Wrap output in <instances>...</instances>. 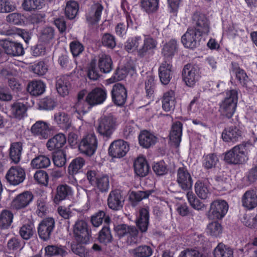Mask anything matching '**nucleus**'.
<instances>
[{
    "instance_id": "nucleus-27",
    "label": "nucleus",
    "mask_w": 257,
    "mask_h": 257,
    "mask_svg": "<svg viewBox=\"0 0 257 257\" xmlns=\"http://www.w3.org/2000/svg\"><path fill=\"white\" fill-rule=\"evenodd\" d=\"M241 137V131L236 126L225 128L222 133V138L224 142L234 143Z\"/></svg>"
},
{
    "instance_id": "nucleus-2",
    "label": "nucleus",
    "mask_w": 257,
    "mask_h": 257,
    "mask_svg": "<svg viewBox=\"0 0 257 257\" xmlns=\"http://www.w3.org/2000/svg\"><path fill=\"white\" fill-rule=\"evenodd\" d=\"M238 101L237 91L231 89L226 92V96L219 104V112L220 115L227 118H230L234 114Z\"/></svg>"
},
{
    "instance_id": "nucleus-51",
    "label": "nucleus",
    "mask_w": 257,
    "mask_h": 257,
    "mask_svg": "<svg viewBox=\"0 0 257 257\" xmlns=\"http://www.w3.org/2000/svg\"><path fill=\"white\" fill-rule=\"evenodd\" d=\"M112 235L110 229L108 226H104L99 232L98 240L105 245L111 242L112 240Z\"/></svg>"
},
{
    "instance_id": "nucleus-39",
    "label": "nucleus",
    "mask_w": 257,
    "mask_h": 257,
    "mask_svg": "<svg viewBox=\"0 0 257 257\" xmlns=\"http://www.w3.org/2000/svg\"><path fill=\"white\" fill-rule=\"evenodd\" d=\"M218 162V158L214 153L205 154L202 157V166L205 170H208L215 168Z\"/></svg>"
},
{
    "instance_id": "nucleus-55",
    "label": "nucleus",
    "mask_w": 257,
    "mask_h": 257,
    "mask_svg": "<svg viewBox=\"0 0 257 257\" xmlns=\"http://www.w3.org/2000/svg\"><path fill=\"white\" fill-rule=\"evenodd\" d=\"M25 243L20 239L16 237H13L10 239L7 243L8 249L10 252L20 250L24 247Z\"/></svg>"
},
{
    "instance_id": "nucleus-7",
    "label": "nucleus",
    "mask_w": 257,
    "mask_h": 257,
    "mask_svg": "<svg viewBox=\"0 0 257 257\" xmlns=\"http://www.w3.org/2000/svg\"><path fill=\"white\" fill-rule=\"evenodd\" d=\"M228 209V205L225 200H214L210 204L208 217L213 220L222 219L226 214Z\"/></svg>"
},
{
    "instance_id": "nucleus-59",
    "label": "nucleus",
    "mask_w": 257,
    "mask_h": 257,
    "mask_svg": "<svg viewBox=\"0 0 257 257\" xmlns=\"http://www.w3.org/2000/svg\"><path fill=\"white\" fill-rule=\"evenodd\" d=\"M43 0H24L23 7L24 10L30 11L42 7Z\"/></svg>"
},
{
    "instance_id": "nucleus-30",
    "label": "nucleus",
    "mask_w": 257,
    "mask_h": 257,
    "mask_svg": "<svg viewBox=\"0 0 257 257\" xmlns=\"http://www.w3.org/2000/svg\"><path fill=\"white\" fill-rule=\"evenodd\" d=\"M98 66L100 71L104 73H108L112 69L113 62L110 56L101 53L98 55Z\"/></svg>"
},
{
    "instance_id": "nucleus-34",
    "label": "nucleus",
    "mask_w": 257,
    "mask_h": 257,
    "mask_svg": "<svg viewBox=\"0 0 257 257\" xmlns=\"http://www.w3.org/2000/svg\"><path fill=\"white\" fill-rule=\"evenodd\" d=\"M182 134V124L180 121L174 123L172 126L170 133V139L172 143L176 146L179 145L181 141Z\"/></svg>"
},
{
    "instance_id": "nucleus-46",
    "label": "nucleus",
    "mask_w": 257,
    "mask_h": 257,
    "mask_svg": "<svg viewBox=\"0 0 257 257\" xmlns=\"http://www.w3.org/2000/svg\"><path fill=\"white\" fill-rule=\"evenodd\" d=\"M56 87L58 93L64 96L69 93L70 84L66 78L60 77L56 81Z\"/></svg>"
},
{
    "instance_id": "nucleus-33",
    "label": "nucleus",
    "mask_w": 257,
    "mask_h": 257,
    "mask_svg": "<svg viewBox=\"0 0 257 257\" xmlns=\"http://www.w3.org/2000/svg\"><path fill=\"white\" fill-rule=\"evenodd\" d=\"M23 151V144L21 142L11 144L9 149V156L15 164L18 163L21 159Z\"/></svg>"
},
{
    "instance_id": "nucleus-52",
    "label": "nucleus",
    "mask_w": 257,
    "mask_h": 257,
    "mask_svg": "<svg viewBox=\"0 0 257 257\" xmlns=\"http://www.w3.org/2000/svg\"><path fill=\"white\" fill-rule=\"evenodd\" d=\"M35 231L34 225L32 223H27L20 227L19 234L23 239L28 240L32 237Z\"/></svg>"
},
{
    "instance_id": "nucleus-54",
    "label": "nucleus",
    "mask_w": 257,
    "mask_h": 257,
    "mask_svg": "<svg viewBox=\"0 0 257 257\" xmlns=\"http://www.w3.org/2000/svg\"><path fill=\"white\" fill-rule=\"evenodd\" d=\"M95 183L100 191L102 192L107 191L109 187V177L106 175L97 176Z\"/></svg>"
},
{
    "instance_id": "nucleus-10",
    "label": "nucleus",
    "mask_w": 257,
    "mask_h": 257,
    "mask_svg": "<svg viewBox=\"0 0 257 257\" xmlns=\"http://www.w3.org/2000/svg\"><path fill=\"white\" fill-rule=\"evenodd\" d=\"M176 181L179 186L184 190H189L192 188L193 180L186 167H180L178 169Z\"/></svg>"
},
{
    "instance_id": "nucleus-25",
    "label": "nucleus",
    "mask_w": 257,
    "mask_h": 257,
    "mask_svg": "<svg viewBox=\"0 0 257 257\" xmlns=\"http://www.w3.org/2000/svg\"><path fill=\"white\" fill-rule=\"evenodd\" d=\"M103 9V6L99 3L92 5L86 13L87 22L90 24H94L98 22L100 20Z\"/></svg>"
},
{
    "instance_id": "nucleus-48",
    "label": "nucleus",
    "mask_w": 257,
    "mask_h": 257,
    "mask_svg": "<svg viewBox=\"0 0 257 257\" xmlns=\"http://www.w3.org/2000/svg\"><path fill=\"white\" fill-rule=\"evenodd\" d=\"M103 219L107 224L109 223L110 221V217L105 215V212L99 211L92 216L91 222L94 227H98L102 224Z\"/></svg>"
},
{
    "instance_id": "nucleus-6",
    "label": "nucleus",
    "mask_w": 257,
    "mask_h": 257,
    "mask_svg": "<svg viewBox=\"0 0 257 257\" xmlns=\"http://www.w3.org/2000/svg\"><path fill=\"white\" fill-rule=\"evenodd\" d=\"M97 148V140L96 137L93 133L86 135L82 139L79 145V149L81 153L88 156L93 155Z\"/></svg>"
},
{
    "instance_id": "nucleus-14",
    "label": "nucleus",
    "mask_w": 257,
    "mask_h": 257,
    "mask_svg": "<svg viewBox=\"0 0 257 257\" xmlns=\"http://www.w3.org/2000/svg\"><path fill=\"white\" fill-rule=\"evenodd\" d=\"M73 234L77 242L86 243L88 240L87 223L83 220H78L73 226Z\"/></svg>"
},
{
    "instance_id": "nucleus-18",
    "label": "nucleus",
    "mask_w": 257,
    "mask_h": 257,
    "mask_svg": "<svg viewBox=\"0 0 257 257\" xmlns=\"http://www.w3.org/2000/svg\"><path fill=\"white\" fill-rule=\"evenodd\" d=\"M32 192L25 191L17 195L13 200L11 207L15 209H21L26 207L33 200Z\"/></svg>"
},
{
    "instance_id": "nucleus-32",
    "label": "nucleus",
    "mask_w": 257,
    "mask_h": 257,
    "mask_svg": "<svg viewBox=\"0 0 257 257\" xmlns=\"http://www.w3.org/2000/svg\"><path fill=\"white\" fill-rule=\"evenodd\" d=\"M157 140L156 136L146 130L142 131L139 136L140 145L145 148H148L155 145Z\"/></svg>"
},
{
    "instance_id": "nucleus-56",
    "label": "nucleus",
    "mask_w": 257,
    "mask_h": 257,
    "mask_svg": "<svg viewBox=\"0 0 257 257\" xmlns=\"http://www.w3.org/2000/svg\"><path fill=\"white\" fill-rule=\"evenodd\" d=\"M55 35L54 30L52 27H46L41 32L40 40L44 43H50L53 40Z\"/></svg>"
},
{
    "instance_id": "nucleus-60",
    "label": "nucleus",
    "mask_w": 257,
    "mask_h": 257,
    "mask_svg": "<svg viewBox=\"0 0 257 257\" xmlns=\"http://www.w3.org/2000/svg\"><path fill=\"white\" fill-rule=\"evenodd\" d=\"M155 89L154 77L153 75H148L145 81V90L147 96L149 97L153 96Z\"/></svg>"
},
{
    "instance_id": "nucleus-1",
    "label": "nucleus",
    "mask_w": 257,
    "mask_h": 257,
    "mask_svg": "<svg viewBox=\"0 0 257 257\" xmlns=\"http://www.w3.org/2000/svg\"><path fill=\"white\" fill-rule=\"evenodd\" d=\"M248 144H241L233 147L225 154L224 161L229 164H240L248 159L249 147Z\"/></svg>"
},
{
    "instance_id": "nucleus-12",
    "label": "nucleus",
    "mask_w": 257,
    "mask_h": 257,
    "mask_svg": "<svg viewBox=\"0 0 257 257\" xmlns=\"http://www.w3.org/2000/svg\"><path fill=\"white\" fill-rule=\"evenodd\" d=\"M55 220L53 218L48 217L43 220L38 227L39 237L44 241L50 237L55 227Z\"/></svg>"
},
{
    "instance_id": "nucleus-42",
    "label": "nucleus",
    "mask_w": 257,
    "mask_h": 257,
    "mask_svg": "<svg viewBox=\"0 0 257 257\" xmlns=\"http://www.w3.org/2000/svg\"><path fill=\"white\" fill-rule=\"evenodd\" d=\"M153 251L152 248L147 245H140L130 250L134 257H150Z\"/></svg>"
},
{
    "instance_id": "nucleus-40",
    "label": "nucleus",
    "mask_w": 257,
    "mask_h": 257,
    "mask_svg": "<svg viewBox=\"0 0 257 257\" xmlns=\"http://www.w3.org/2000/svg\"><path fill=\"white\" fill-rule=\"evenodd\" d=\"M230 71L235 74L237 79L243 86L246 87L248 77L245 71L241 69L238 64L235 62L231 63Z\"/></svg>"
},
{
    "instance_id": "nucleus-49",
    "label": "nucleus",
    "mask_w": 257,
    "mask_h": 257,
    "mask_svg": "<svg viewBox=\"0 0 257 257\" xmlns=\"http://www.w3.org/2000/svg\"><path fill=\"white\" fill-rule=\"evenodd\" d=\"M156 46V41L151 37H147L144 41L143 46L138 50V54L141 56H144L148 51L154 49Z\"/></svg>"
},
{
    "instance_id": "nucleus-57",
    "label": "nucleus",
    "mask_w": 257,
    "mask_h": 257,
    "mask_svg": "<svg viewBox=\"0 0 257 257\" xmlns=\"http://www.w3.org/2000/svg\"><path fill=\"white\" fill-rule=\"evenodd\" d=\"M159 0H141V6L148 13L155 12L158 8Z\"/></svg>"
},
{
    "instance_id": "nucleus-53",
    "label": "nucleus",
    "mask_w": 257,
    "mask_h": 257,
    "mask_svg": "<svg viewBox=\"0 0 257 257\" xmlns=\"http://www.w3.org/2000/svg\"><path fill=\"white\" fill-rule=\"evenodd\" d=\"M142 40L140 36L128 38L124 45L125 49L129 53L133 52L138 50Z\"/></svg>"
},
{
    "instance_id": "nucleus-41",
    "label": "nucleus",
    "mask_w": 257,
    "mask_h": 257,
    "mask_svg": "<svg viewBox=\"0 0 257 257\" xmlns=\"http://www.w3.org/2000/svg\"><path fill=\"white\" fill-rule=\"evenodd\" d=\"M213 255L214 257H233V250L227 245L219 243L214 248Z\"/></svg>"
},
{
    "instance_id": "nucleus-38",
    "label": "nucleus",
    "mask_w": 257,
    "mask_h": 257,
    "mask_svg": "<svg viewBox=\"0 0 257 257\" xmlns=\"http://www.w3.org/2000/svg\"><path fill=\"white\" fill-rule=\"evenodd\" d=\"M27 109V106L24 103L16 101L11 105L10 112L14 117L20 119L25 116Z\"/></svg>"
},
{
    "instance_id": "nucleus-58",
    "label": "nucleus",
    "mask_w": 257,
    "mask_h": 257,
    "mask_svg": "<svg viewBox=\"0 0 257 257\" xmlns=\"http://www.w3.org/2000/svg\"><path fill=\"white\" fill-rule=\"evenodd\" d=\"M82 243H73L71 244L72 251L81 257H87L89 255V251L82 244Z\"/></svg>"
},
{
    "instance_id": "nucleus-5",
    "label": "nucleus",
    "mask_w": 257,
    "mask_h": 257,
    "mask_svg": "<svg viewBox=\"0 0 257 257\" xmlns=\"http://www.w3.org/2000/svg\"><path fill=\"white\" fill-rule=\"evenodd\" d=\"M116 119L111 115L105 116L99 120L96 131L100 135L109 137L116 128Z\"/></svg>"
},
{
    "instance_id": "nucleus-19",
    "label": "nucleus",
    "mask_w": 257,
    "mask_h": 257,
    "mask_svg": "<svg viewBox=\"0 0 257 257\" xmlns=\"http://www.w3.org/2000/svg\"><path fill=\"white\" fill-rule=\"evenodd\" d=\"M31 132L40 139H46L50 132L49 124L46 121L38 120L31 126Z\"/></svg>"
},
{
    "instance_id": "nucleus-64",
    "label": "nucleus",
    "mask_w": 257,
    "mask_h": 257,
    "mask_svg": "<svg viewBox=\"0 0 257 257\" xmlns=\"http://www.w3.org/2000/svg\"><path fill=\"white\" fill-rule=\"evenodd\" d=\"M70 49L73 56L77 57L81 54L84 50L83 45L79 41H73L70 44Z\"/></svg>"
},
{
    "instance_id": "nucleus-61",
    "label": "nucleus",
    "mask_w": 257,
    "mask_h": 257,
    "mask_svg": "<svg viewBox=\"0 0 257 257\" xmlns=\"http://www.w3.org/2000/svg\"><path fill=\"white\" fill-rule=\"evenodd\" d=\"M222 231L221 225L217 221L210 223L207 227V232L212 236H217L219 235Z\"/></svg>"
},
{
    "instance_id": "nucleus-29",
    "label": "nucleus",
    "mask_w": 257,
    "mask_h": 257,
    "mask_svg": "<svg viewBox=\"0 0 257 257\" xmlns=\"http://www.w3.org/2000/svg\"><path fill=\"white\" fill-rule=\"evenodd\" d=\"M134 167L135 173L140 177L146 176L149 171V166L143 157H139L135 160Z\"/></svg>"
},
{
    "instance_id": "nucleus-16",
    "label": "nucleus",
    "mask_w": 257,
    "mask_h": 257,
    "mask_svg": "<svg viewBox=\"0 0 257 257\" xmlns=\"http://www.w3.org/2000/svg\"><path fill=\"white\" fill-rule=\"evenodd\" d=\"M107 92L105 89L95 88L92 90L86 96V101L90 105L102 103L106 98Z\"/></svg>"
},
{
    "instance_id": "nucleus-37",
    "label": "nucleus",
    "mask_w": 257,
    "mask_h": 257,
    "mask_svg": "<svg viewBox=\"0 0 257 257\" xmlns=\"http://www.w3.org/2000/svg\"><path fill=\"white\" fill-rule=\"evenodd\" d=\"M45 254L49 256H64L67 254V248L61 245H49L45 248Z\"/></svg>"
},
{
    "instance_id": "nucleus-28",
    "label": "nucleus",
    "mask_w": 257,
    "mask_h": 257,
    "mask_svg": "<svg viewBox=\"0 0 257 257\" xmlns=\"http://www.w3.org/2000/svg\"><path fill=\"white\" fill-rule=\"evenodd\" d=\"M66 143L65 136L62 133H59L50 139L46 144V146L49 151L59 150L63 147Z\"/></svg>"
},
{
    "instance_id": "nucleus-3",
    "label": "nucleus",
    "mask_w": 257,
    "mask_h": 257,
    "mask_svg": "<svg viewBox=\"0 0 257 257\" xmlns=\"http://www.w3.org/2000/svg\"><path fill=\"white\" fill-rule=\"evenodd\" d=\"M114 230L119 238L125 237L126 241L130 245L136 244L140 240L139 231L134 226H129L125 224H118L114 227Z\"/></svg>"
},
{
    "instance_id": "nucleus-20",
    "label": "nucleus",
    "mask_w": 257,
    "mask_h": 257,
    "mask_svg": "<svg viewBox=\"0 0 257 257\" xmlns=\"http://www.w3.org/2000/svg\"><path fill=\"white\" fill-rule=\"evenodd\" d=\"M2 46L5 52L8 55L18 56L22 55L24 53L22 45L19 43L5 40L2 43Z\"/></svg>"
},
{
    "instance_id": "nucleus-9",
    "label": "nucleus",
    "mask_w": 257,
    "mask_h": 257,
    "mask_svg": "<svg viewBox=\"0 0 257 257\" xmlns=\"http://www.w3.org/2000/svg\"><path fill=\"white\" fill-rule=\"evenodd\" d=\"M192 23L193 29L202 35L208 34L209 32V22L204 14L195 13L192 17Z\"/></svg>"
},
{
    "instance_id": "nucleus-36",
    "label": "nucleus",
    "mask_w": 257,
    "mask_h": 257,
    "mask_svg": "<svg viewBox=\"0 0 257 257\" xmlns=\"http://www.w3.org/2000/svg\"><path fill=\"white\" fill-rule=\"evenodd\" d=\"M45 84L41 80H32L27 86L28 91L32 95L39 96L45 91Z\"/></svg>"
},
{
    "instance_id": "nucleus-13",
    "label": "nucleus",
    "mask_w": 257,
    "mask_h": 257,
    "mask_svg": "<svg viewBox=\"0 0 257 257\" xmlns=\"http://www.w3.org/2000/svg\"><path fill=\"white\" fill-rule=\"evenodd\" d=\"M112 100L118 106L123 105L127 98V91L124 85L117 83L114 84L111 91Z\"/></svg>"
},
{
    "instance_id": "nucleus-17",
    "label": "nucleus",
    "mask_w": 257,
    "mask_h": 257,
    "mask_svg": "<svg viewBox=\"0 0 257 257\" xmlns=\"http://www.w3.org/2000/svg\"><path fill=\"white\" fill-rule=\"evenodd\" d=\"M124 198L119 190L111 191L107 198V205L109 208L119 210L122 208Z\"/></svg>"
},
{
    "instance_id": "nucleus-35",
    "label": "nucleus",
    "mask_w": 257,
    "mask_h": 257,
    "mask_svg": "<svg viewBox=\"0 0 257 257\" xmlns=\"http://www.w3.org/2000/svg\"><path fill=\"white\" fill-rule=\"evenodd\" d=\"M54 120L61 128L67 130L71 126V120L69 115L65 112L59 111L54 115Z\"/></svg>"
},
{
    "instance_id": "nucleus-43",
    "label": "nucleus",
    "mask_w": 257,
    "mask_h": 257,
    "mask_svg": "<svg viewBox=\"0 0 257 257\" xmlns=\"http://www.w3.org/2000/svg\"><path fill=\"white\" fill-rule=\"evenodd\" d=\"M51 164L49 158L45 155H39L34 158L31 162V165L34 169L46 168Z\"/></svg>"
},
{
    "instance_id": "nucleus-63",
    "label": "nucleus",
    "mask_w": 257,
    "mask_h": 257,
    "mask_svg": "<svg viewBox=\"0 0 257 257\" xmlns=\"http://www.w3.org/2000/svg\"><path fill=\"white\" fill-rule=\"evenodd\" d=\"M152 192H153V190L132 192L130 195V198L132 200L137 202H140L144 199L148 198V197L152 194Z\"/></svg>"
},
{
    "instance_id": "nucleus-45",
    "label": "nucleus",
    "mask_w": 257,
    "mask_h": 257,
    "mask_svg": "<svg viewBox=\"0 0 257 257\" xmlns=\"http://www.w3.org/2000/svg\"><path fill=\"white\" fill-rule=\"evenodd\" d=\"M195 189L198 196L202 199L208 198L210 193L207 183L200 181L195 183Z\"/></svg>"
},
{
    "instance_id": "nucleus-24",
    "label": "nucleus",
    "mask_w": 257,
    "mask_h": 257,
    "mask_svg": "<svg viewBox=\"0 0 257 257\" xmlns=\"http://www.w3.org/2000/svg\"><path fill=\"white\" fill-rule=\"evenodd\" d=\"M172 65L171 62L163 61L159 69V76L161 83L164 85L168 84L172 76Z\"/></svg>"
},
{
    "instance_id": "nucleus-8",
    "label": "nucleus",
    "mask_w": 257,
    "mask_h": 257,
    "mask_svg": "<svg viewBox=\"0 0 257 257\" xmlns=\"http://www.w3.org/2000/svg\"><path fill=\"white\" fill-rule=\"evenodd\" d=\"M202 35L193 28H188L182 36L181 41L186 48L193 49L199 45V41Z\"/></svg>"
},
{
    "instance_id": "nucleus-15",
    "label": "nucleus",
    "mask_w": 257,
    "mask_h": 257,
    "mask_svg": "<svg viewBox=\"0 0 257 257\" xmlns=\"http://www.w3.org/2000/svg\"><path fill=\"white\" fill-rule=\"evenodd\" d=\"M129 150L127 143L118 140L111 144L109 148V154L113 158H121L124 156Z\"/></svg>"
},
{
    "instance_id": "nucleus-50",
    "label": "nucleus",
    "mask_w": 257,
    "mask_h": 257,
    "mask_svg": "<svg viewBox=\"0 0 257 257\" xmlns=\"http://www.w3.org/2000/svg\"><path fill=\"white\" fill-rule=\"evenodd\" d=\"M85 164L84 160L82 158L74 159L70 164L68 171L70 175H73L78 173Z\"/></svg>"
},
{
    "instance_id": "nucleus-62",
    "label": "nucleus",
    "mask_w": 257,
    "mask_h": 257,
    "mask_svg": "<svg viewBox=\"0 0 257 257\" xmlns=\"http://www.w3.org/2000/svg\"><path fill=\"white\" fill-rule=\"evenodd\" d=\"M16 7L15 5L9 0H0V13H8L14 11Z\"/></svg>"
},
{
    "instance_id": "nucleus-44",
    "label": "nucleus",
    "mask_w": 257,
    "mask_h": 257,
    "mask_svg": "<svg viewBox=\"0 0 257 257\" xmlns=\"http://www.w3.org/2000/svg\"><path fill=\"white\" fill-rule=\"evenodd\" d=\"M14 215L8 210H3L0 213V228L7 229L13 222Z\"/></svg>"
},
{
    "instance_id": "nucleus-21",
    "label": "nucleus",
    "mask_w": 257,
    "mask_h": 257,
    "mask_svg": "<svg viewBox=\"0 0 257 257\" xmlns=\"http://www.w3.org/2000/svg\"><path fill=\"white\" fill-rule=\"evenodd\" d=\"M242 206L247 210H252L257 206V195L252 189L247 190L241 197Z\"/></svg>"
},
{
    "instance_id": "nucleus-22",
    "label": "nucleus",
    "mask_w": 257,
    "mask_h": 257,
    "mask_svg": "<svg viewBox=\"0 0 257 257\" xmlns=\"http://www.w3.org/2000/svg\"><path fill=\"white\" fill-rule=\"evenodd\" d=\"M149 210L148 208H142L139 210V215L136 220L137 226L142 232H146L149 224Z\"/></svg>"
},
{
    "instance_id": "nucleus-4",
    "label": "nucleus",
    "mask_w": 257,
    "mask_h": 257,
    "mask_svg": "<svg viewBox=\"0 0 257 257\" xmlns=\"http://www.w3.org/2000/svg\"><path fill=\"white\" fill-rule=\"evenodd\" d=\"M200 77V68L198 65L188 63L184 66L182 78L186 85L193 86Z\"/></svg>"
},
{
    "instance_id": "nucleus-31",
    "label": "nucleus",
    "mask_w": 257,
    "mask_h": 257,
    "mask_svg": "<svg viewBox=\"0 0 257 257\" xmlns=\"http://www.w3.org/2000/svg\"><path fill=\"white\" fill-rule=\"evenodd\" d=\"M72 194L73 190L70 186L66 184L59 185L56 189V194L53 199L54 202L56 204H58Z\"/></svg>"
},
{
    "instance_id": "nucleus-47",
    "label": "nucleus",
    "mask_w": 257,
    "mask_h": 257,
    "mask_svg": "<svg viewBox=\"0 0 257 257\" xmlns=\"http://www.w3.org/2000/svg\"><path fill=\"white\" fill-rule=\"evenodd\" d=\"M79 10L78 4L74 1H69L65 9L66 16L69 19H73L76 16Z\"/></svg>"
},
{
    "instance_id": "nucleus-11",
    "label": "nucleus",
    "mask_w": 257,
    "mask_h": 257,
    "mask_svg": "<svg viewBox=\"0 0 257 257\" xmlns=\"http://www.w3.org/2000/svg\"><path fill=\"white\" fill-rule=\"evenodd\" d=\"M25 170L18 166L12 167L7 172L6 178L11 185H18L22 183L25 179Z\"/></svg>"
},
{
    "instance_id": "nucleus-23",
    "label": "nucleus",
    "mask_w": 257,
    "mask_h": 257,
    "mask_svg": "<svg viewBox=\"0 0 257 257\" xmlns=\"http://www.w3.org/2000/svg\"><path fill=\"white\" fill-rule=\"evenodd\" d=\"M178 50V44L177 41L172 39L165 44L162 49L161 53L163 56L165 61L170 62Z\"/></svg>"
},
{
    "instance_id": "nucleus-26",
    "label": "nucleus",
    "mask_w": 257,
    "mask_h": 257,
    "mask_svg": "<svg viewBox=\"0 0 257 257\" xmlns=\"http://www.w3.org/2000/svg\"><path fill=\"white\" fill-rule=\"evenodd\" d=\"M162 108L166 112H172L175 107L176 101L175 93L173 90H169L164 93L162 99Z\"/></svg>"
}]
</instances>
